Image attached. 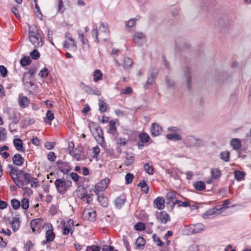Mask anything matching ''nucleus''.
Wrapping results in <instances>:
<instances>
[{"mask_svg":"<svg viewBox=\"0 0 251 251\" xmlns=\"http://www.w3.org/2000/svg\"><path fill=\"white\" fill-rule=\"evenodd\" d=\"M28 38L30 41L36 47H42L43 45L42 32L36 27H29Z\"/></svg>","mask_w":251,"mask_h":251,"instance_id":"1","label":"nucleus"},{"mask_svg":"<svg viewBox=\"0 0 251 251\" xmlns=\"http://www.w3.org/2000/svg\"><path fill=\"white\" fill-rule=\"evenodd\" d=\"M72 182L70 180H66L64 179H57L54 182L56 189L59 194H64L68 189L72 186Z\"/></svg>","mask_w":251,"mask_h":251,"instance_id":"2","label":"nucleus"},{"mask_svg":"<svg viewBox=\"0 0 251 251\" xmlns=\"http://www.w3.org/2000/svg\"><path fill=\"white\" fill-rule=\"evenodd\" d=\"M89 127L90 130H92V129H93V130L96 132L95 134L96 135H95V138L99 144L101 145L104 144V139L102 128L97 124H96L94 122H90L89 124Z\"/></svg>","mask_w":251,"mask_h":251,"instance_id":"3","label":"nucleus"},{"mask_svg":"<svg viewBox=\"0 0 251 251\" xmlns=\"http://www.w3.org/2000/svg\"><path fill=\"white\" fill-rule=\"evenodd\" d=\"M10 168V175L13 180V181L15 183L16 185L21 188L23 186V183L22 182V180L19 179L20 176L19 175L22 174V173H24L23 170H19V169L15 167L9 166Z\"/></svg>","mask_w":251,"mask_h":251,"instance_id":"4","label":"nucleus"},{"mask_svg":"<svg viewBox=\"0 0 251 251\" xmlns=\"http://www.w3.org/2000/svg\"><path fill=\"white\" fill-rule=\"evenodd\" d=\"M61 224L63 225L62 227V234L64 235H68L69 233L71 235L73 234L74 228V222L73 220L69 219L66 223L65 221L62 220L61 222Z\"/></svg>","mask_w":251,"mask_h":251,"instance_id":"5","label":"nucleus"},{"mask_svg":"<svg viewBox=\"0 0 251 251\" xmlns=\"http://www.w3.org/2000/svg\"><path fill=\"white\" fill-rule=\"evenodd\" d=\"M46 240L42 242L43 244L52 242L55 237V234L53 232V227L50 223L46 224Z\"/></svg>","mask_w":251,"mask_h":251,"instance_id":"6","label":"nucleus"},{"mask_svg":"<svg viewBox=\"0 0 251 251\" xmlns=\"http://www.w3.org/2000/svg\"><path fill=\"white\" fill-rule=\"evenodd\" d=\"M203 143L201 139L193 136H187L185 139V143L191 147H200L203 145Z\"/></svg>","mask_w":251,"mask_h":251,"instance_id":"7","label":"nucleus"},{"mask_svg":"<svg viewBox=\"0 0 251 251\" xmlns=\"http://www.w3.org/2000/svg\"><path fill=\"white\" fill-rule=\"evenodd\" d=\"M82 217L84 219L94 221L96 218V212L93 209L87 208L83 211Z\"/></svg>","mask_w":251,"mask_h":251,"instance_id":"8","label":"nucleus"},{"mask_svg":"<svg viewBox=\"0 0 251 251\" xmlns=\"http://www.w3.org/2000/svg\"><path fill=\"white\" fill-rule=\"evenodd\" d=\"M57 168L64 174H67L71 170L69 164L62 160H58L56 162Z\"/></svg>","mask_w":251,"mask_h":251,"instance_id":"9","label":"nucleus"},{"mask_svg":"<svg viewBox=\"0 0 251 251\" xmlns=\"http://www.w3.org/2000/svg\"><path fill=\"white\" fill-rule=\"evenodd\" d=\"M23 174L24 176V181H22L23 183V186L27 185L29 183H31V186H33L34 184H36L37 183V179L32 177L31 175L27 173H22Z\"/></svg>","mask_w":251,"mask_h":251,"instance_id":"10","label":"nucleus"},{"mask_svg":"<svg viewBox=\"0 0 251 251\" xmlns=\"http://www.w3.org/2000/svg\"><path fill=\"white\" fill-rule=\"evenodd\" d=\"M156 217L157 221L162 224H166L170 220L169 215L165 211L156 212Z\"/></svg>","mask_w":251,"mask_h":251,"instance_id":"11","label":"nucleus"},{"mask_svg":"<svg viewBox=\"0 0 251 251\" xmlns=\"http://www.w3.org/2000/svg\"><path fill=\"white\" fill-rule=\"evenodd\" d=\"M109 182V178H105L103 179L95 186L96 192L103 191L107 187Z\"/></svg>","mask_w":251,"mask_h":251,"instance_id":"12","label":"nucleus"},{"mask_svg":"<svg viewBox=\"0 0 251 251\" xmlns=\"http://www.w3.org/2000/svg\"><path fill=\"white\" fill-rule=\"evenodd\" d=\"M82 88L88 94L90 95H95L100 96L101 94L100 91L96 87L91 88L89 86L86 85L83 83L81 84Z\"/></svg>","mask_w":251,"mask_h":251,"instance_id":"13","label":"nucleus"},{"mask_svg":"<svg viewBox=\"0 0 251 251\" xmlns=\"http://www.w3.org/2000/svg\"><path fill=\"white\" fill-rule=\"evenodd\" d=\"M220 214V209L212 208L207 210L203 214L202 217L204 218L214 217Z\"/></svg>","mask_w":251,"mask_h":251,"instance_id":"14","label":"nucleus"},{"mask_svg":"<svg viewBox=\"0 0 251 251\" xmlns=\"http://www.w3.org/2000/svg\"><path fill=\"white\" fill-rule=\"evenodd\" d=\"M43 222L41 219H36L32 220L30 222V225L33 232H35L36 229H39L42 225Z\"/></svg>","mask_w":251,"mask_h":251,"instance_id":"15","label":"nucleus"},{"mask_svg":"<svg viewBox=\"0 0 251 251\" xmlns=\"http://www.w3.org/2000/svg\"><path fill=\"white\" fill-rule=\"evenodd\" d=\"M13 144L17 151L24 153L25 152V149L23 146V143L21 139H14L13 140Z\"/></svg>","mask_w":251,"mask_h":251,"instance_id":"16","label":"nucleus"},{"mask_svg":"<svg viewBox=\"0 0 251 251\" xmlns=\"http://www.w3.org/2000/svg\"><path fill=\"white\" fill-rule=\"evenodd\" d=\"M151 131L152 136H156L161 132L162 128L158 124L153 123L151 125Z\"/></svg>","mask_w":251,"mask_h":251,"instance_id":"17","label":"nucleus"},{"mask_svg":"<svg viewBox=\"0 0 251 251\" xmlns=\"http://www.w3.org/2000/svg\"><path fill=\"white\" fill-rule=\"evenodd\" d=\"M156 207L159 210L164 209L165 207V200L163 197H158L153 201Z\"/></svg>","mask_w":251,"mask_h":251,"instance_id":"18","label":"nucleus"},{"mask_svg":"<svg viewBox=\"0 0 251 251\" xmlns=\"http://www.w3.org/2000/svg\"><path fill=\"white\" fill-rule=\"evenodd\" d=\"M12 161L14 165L21 166L24 162V158L19 153H16L12 158Z\"/></svg>","mask_w":251,"mask_h":251,"instance_id":"19","label":"nucleus"},{"mask_svg":"<svg viewBox=\"0 0 251 251\" xmlns=\"http://www.w3.org/2000/svg\"><path fill=\"white\" fill-rule=\"evenodd\" d=\"M18 103L21 108H25L28 106L30 100L26 97L20 95L19 97Z\"/></svg>","mask_w":251,"mask_h":251,"instance_id":"20","label":"nucleus"},{"mask_svg":"<svg viewBox=\"0 0 251 251\" xmlns=\"http://www.w3.org/2000/svg\"><path fill=\"white\" fill-rule=\"evenodd\" d=\"M146 36L143 33L141 32H136L133 36V41L138 44H141L143 41L145 40Z\"/></svg>","mask_w":251,"mask_h":251,"instance_id":"21","label":"nucleus"},{"mask_svg":"<svg viewBox=\"0 0 251 251\" xmlns=\"http://www.w3.org/2000/svg\"><path fill=\"white\" fill-rule=\"evenodd\" d=\"M140 18V17L137 16L136 18L131 19L125 23L126 27L128 31H129L131 28L135 26L136 22L139 20Z\"/></svg>","mask_w":251,"mask_h":251,"instance_id":"22","label":"nucleus"},{"mask_svg":"<svg viewBox=\"0 0 251 251\" xmlns=\"http://www.w3.org/2000/svg\"><path fill=\"white\" fill-rule=\"evenodd\" d=\"M109 128L108 133L112 134L113 136H117V128L116 126V122L113 120H111L109 122Z\"/></svg>","mask_w":251,"mask_h":251,"instance_id":"23","label":"nucleus"},{"mask_svg":"<svg viewBox=\"0 0 251 251\" xmlns=\"http://www.w3.org/2000/svg\"><path fill=\"white\" fill-rule=\"evenodd\" d=\"M70 154L77 161H79L83 159V154L81 151L76 149H75L73 151L70 152Z\"/></svg>","mask_w":251,"mask_h":251,"instance_id":"24","label":"nucleus"},{"mask_svg":"<svg viewBox=\"0 0 251 251\" xmlns=\"http://www.w3.org/2000/svg\"><path fill=\"white\" fill-rule=\"evenodd\" d=\"M98 201L103 207H106L108 205V199L103 194L98 196Z\"/></svg>","mask_w":251,"mask_h":251,"instance_id":"25","label":"nucleus"},{"mask_svg":"<svg viewBox=\"0 0 251 251\" xmlns=\"http://www.w3.org/2000/svg\"><path fill=\"white\" fill-rule=\"evenodd\" d=\"M135 161L134 156L131 154L126 153L125 163L126 166L132 165Z\"/></svg>","mask_w":251,"mask_h":251,"instance_id":"26","label":"nucleus"},{"mask_svg":"<svg viewBox=\"0 0 251 251\" xmlns=\"http://www.w3.org/2000/svg\"><path fill=\"white\" fill-rule=\"evenodd\" d=\"M230 145L235 150H238L241 147V142L239 139L237 138L233 139L231 140Z\"/></svg>","mask_w":251,"mask_h":251,"instance_id":"27","label":"nucleus"},{"mask_svg":"<svg viewBox=\"0 0 251 251\" xmlns=\"http://www.w3.org/2000/svg\"><path fill=\"white\" fill-rule=\"evenodd\" d=\"M166 197L167 201V204L170 203L173 204V202H174L176 200V194L174 192H169L167 194Z\"/></svg>","mask_w":251,"mask_h":251,"instance_id":"28","label":"nucleus"},{"mask_svg":"<svg viewBox=\"0 0 251 251\" xmlns=\"http://www.w3.org/2000/svg\"><path fill=\"white\" fill-rule=\"evenodd\" d=\"M145 171L150 175L153 174V168L151 162H148L144 165Z\"/></svg>","mask_w":251,"mask_h":251,"instance_id":"29","label":"nucleus"},{"mask_svg":"<svg viewBox=\"0 0 251 251\" xmlns=\"http://www.w3.org/2000/svg\"><path fill=\"white\" fill-rule=\"evenodd\" d=\"M20 221L18 218L14 217L12 218L11 226L14 231H17L20 227Z\"/></svg>","mask_w":251,"mask_h":251,"instance_id":"30","label":"nucleus"},{"mask_svg":"<svg viewBox=\"0 0 251 251\" xmlns=\"http://www.w3.org/2000/svg\"><path fill=\"white\" fill-rule=\"evenodd\" d=\"M126 201V198L124 196H120L115 200V204L117 207L120 208Z\"/></svg>","mask_w":251,"mask_h":251,"instance_id":"31","label":"nucleus"},{"mask_svg":"<svg viewBox=\"0 0 251 251\" xmlns=\"http://www.w3.org/2000/svg\"><path fill=\"white\" fill-rule=\"evenodd\" d=\"M99 110L101 113H104L106 111L108 105L103 100H99Z\"/></svg>","mask_w":251,"mask_h":251,"instance_id":"32","label":"nucleus"},{"mask_svg":"<svg viewBox=\"0 0 251 251\" xmlns=\"http://www.w3.org/2000/svg\"><path fill=\"white\" fill-rule=\"evenodd\" d=\"M103 74L101 73L100 70H96L94 72L93 77L94 81L95 82H98V81L102 79Z\"/></svg>","mask_w":251,"mask_h":251,"instance_id":"33","label":"nucleus"},{"mask_svg":"<svg viewBox=\"0 0 251 251\" xmlns=\"http://www.w3.org/2000/svg\"><path fill=\"white\" fill-rule=\"evenodd\" d=\"M166 137L169 140H174L175 141L180 140L181 139V136L176 132L172 134H168L166 135Z\"/></svg>","mask_w":251,"mask_h":251,"instance_id":"34","label":"nucleus"},{"mask_svg":"<svg viewBox=\"0 0 251 251\" xmlns=\"http://www.w3.org/2000/svg\"><path fill=\"white\" fill-rule=\"evenodd\" d=\"M133 64L132 60L129 57H126L124 60L123 67L126 69H128L131 67Z\"/></svg>","mask_w":251,"mask_h":251,"instance_id":"35","label":"nucleus"},{"mask_svg":"<svg viewBox=\"0 0 251 251\" xmlns=\"http://www.w3.org/2000/svg\"><path fill=\"white\" fill-rule=\"evenodd\" d=\"M194 186L196 190L198 191H203L205 189V185L204 183L201 181H197Z\"/></svg>","mask_w":251,"mask_h":251,"instance_id":"36","label":"nucleus"},{"mask_svg":"<svg viewBox=\"0 0 251 251\" xmlns=\"http://www.w3.org/2000/svg\"><path fill=\"white\" fill-rule=\"evenodd\" d=\"M204 229V226L202 224L199 223L194 226L193 232L194 233H198Z\"/></svg>","mask_w":251,"mask_h":251,"instance_id":"37","label":"nucleus"},{"mask_svg":"<svg viewBox=\"0 0 251 251\" xmlns=\"http://www.w3.org/2000/svg\"><path fill=\"white\" fill-rule=\"evenodd\" d=\"M54 114L53 113L50 111V110H49L46 113V118L45 119L44 121L45 123L47 122V120H48L49 125H51V121L54 119Z\"/></svg>","mask_w":251,"mask_h":251,"instance_id":"38","label":"nucleus"},{"mask_svg":"<svg viewBox=\"0 0 251 251\" xmlns=\"http://www.w3.org/2000/svg\"><path fill=\"white\" fill-rule=\"evenodd\" d=\"M31 61V60L29 56H25L21 59L20 63L22 66H25L29 65Z\"/></svg>","mask_w":251,"mask_h":251,"instance_id":"39","label":"nucleus"},{"mask_svg":"<svg viewBox=\"0 0 251 251\" xmlns=\"http://www.w3.org/2000/svg\"><path fill=\"white\" fill-rule=\"evenodd\" d=\"M229 154L228 151H223L220 153V157L223 160L228 162L229 161Z\"/></svg>","mask_w":251,"mask_h":251,"instance_id":"40","label":"nucleus"},{"mask_svg":"<svg viewBox=\"0 0 251 251\" xmlns=\"http://www.w3.org/2000/svg\"><path fill=\"white\" fill-rule=\"evenodd\" d=\"M139 137L141 141L143 143L148 142L150 139L149 135L145 133H141L139 135Z\"/></svg>","mask_w":251,"mask_h":251,"instance_id":"41","label":"nucleus"},{"mask_svg":"<svg viewBox=\"0 0 251 251\" xmlns=\"http://www.w3.org/2000/svg\"><path fill=\"white\" fill-rule=\"evenodd\" d=\"M11 204L13 208L15 210L19 209L21 206L20 201L15 199L11 201Z\"/></svg>","mask_w":251,"mask_h":251,"instance_id":"42","label":"nucleus"},{"mask_svg":"<svg viewBox=\"0 0 251 251\" xmlns=\"http://www.w3.org/2000/svg\"><path fill=\"white\" fill-rule=\"evenodd\" d=\"M138 186H140L142 189L145 188L143 189V191L145 193L147 194L149 192V187L147 185V183L145 180H143L141 182H140L138 185Z\"/></svg>","mask_w":251,"mask_h":251,"instance_id":"43","label":"nucleus"},{"mask_svg":"<svg viewBox=\"0 0 251 251\" xmlns=\"http://www.w3.org/2000/svg\"><path fill=\"white\" fill-rule=\"evenodd\" d=\"M21 206L25 210L29 207V200L27 198H24L21 201Z\"/></svg>","mask_w":251,"mask_h":251,"instance_id":"44","label":"nucleus"},{"mask_svg":"<svg viewBox=\"0 0 251 251\" xmlns=\"http://www.w3.org/2000/svg\"><path fill=\"white\" fill-rule=\"evenodd\" d=\"M146 244V241L145 239L142 237H139L136 241V245L138 247H141L143 246Z\"/></svg>","mask_w":251,"mask_h":251,"instance_id":"45","label":"nucleus"},{"mask_svg":"<svg viewBox=\"0 0 251 251\" xmlns=\"http://www.w3.org/2000/svg\"><path fill=\"white\" fill-rule=\"evenodd\" d=\"M234 176L236 179L240 180L244 178L245 175L244 173L241 171H236L234 172Z\"/></svg>","mask_w":251,"mask_h":251,"instance_id":"46","label":"nucleus"},{"mask_svg":"<svg viewBox=\"0 0 251 251\" xmlns=\"http://www.w3.org/2000/svg\"><path fill=\"white\" fill-rule=\"evenodd\" d=\"M7 132L5 128L0 127V141H3L6 139Z\"/></svg>","mask_w":251,"mask_h":251,"instance_id":"47","label":"nucleus"},{"mask_svg":"<svg viewBox=\"0 0 251 251\" xmlns=\"http://www.w3.org/2000/svg\"><path fill=\"white\" fill-rule=\"evenodd\" d=\"M134 228L138 231H142L145 230L146 227L145 225L143 223L139 222L135 225Z\"/></svg>","mask_w":251,"mask_h":251,"instance_id":"48","label":"nucleus"},{"mask_svg":"<svg viewBox=\"0 0 251 251\" xmlns=\"http://www.w3.org/2000/svg\"><path fill=\"white\" fill-rule=\"evenodd\" d=\"M134 175L131 173H127L125 176V179L126 184L131 183L134 178Z\"/></svg>","mask_w":251,"mask_h":251,"instance_id":"49","label":"nucleus"},{"mask_svg":"<svg viewBox=\"0 0 251 251\" xmlns=\"http://www.w3.org/2000/svg\"><path fill=\"white\" fill-rule=\"evenodd\" d=\"M211 174H212V177L214 178H218L221 175V173L220 171L217 169H213L211 171Z\"/></svg>","mask_w":251,"mask_h":251,"instance_id":"50","label":"nucleus"},{"mask_svg":"<svg viewBox=\"0 0 251 251\" xmlns=\"http://www.w3.org/2000/svg\"><path fill=\"white\" fill-rule=\"evenodd\" d=\"M152 238L154 242H155L158 246L161 247L163 245L162 241L160 240V239L156 235V234H154L152 236Z\"/></svg>","mask_w":251,"mask_h":251,"instance_id":"51","label":"nucleus"},{"mask_svg":"<svg viewBox=\"0 0 251 251\" xmlns=\"http://www.w3.org/2000/svg\"><path fill=\"white\" fill-rule=\"evenodd\" d=\"M100 248L98 245L88 246L86 251H100Z\"/></svg>","mask_w":251,"mask_h":251,"instance_id":"52","label":"nucleus"},{"mask_svg":"<svg viewBox=\"0 0 251 251\" xmlns=\"http://www.w3.org/2000/svg\"><path fill=\"white\" fill-rule=\"evenodd\" d=\"M7 70L5 67L3 65L0 66V73L2 77H6L7 75Z\"/></svg>","mask_w":251,"mask_h":251,"instance_id":"53","label":"nucleus"},{"mask_svg":"<svg viewBox=\"0 0 251 251\" xmlns=\"http://www.w3.org/2000/svg\"><path fill=\"white\" fill-rule=\"evenodd\" d=\"M30 55L32 59L36 60L39 58L40 53L36 50H34L30 53Z\"/></svg>","mask_w":251,"mask_h":251,"instance_id":"54","label":"nucleus"},{"mask_svg":"<svg viewBox=\"0 0 251 251\" xmlns=\"http://www.w3.org/2000/svg\"><path fill=\"white\" fill-rule=\"evenodd\" d=\"M49 74V71L47 68L42 70L39 73V76L42 78H46Z\"/></svg>","mask_w":251,"mask_h":251,"instance_id":"55","label":"nucleus"},{"mask_svg":"<svg viewBox=\"0 0 251 251\" xmlns=\"http://www.w3.org/2000/svg\"><path fill=\"white\" fill-rule=\"evenodd\" d=\"M35 10H36L35 13L36 14L37 17L41 20L42 19L43 15L42 14V13L41 12V11L39 8V6L36 3L35 4Z\"/></svg>","mask_w":251,"mask_h":251,"instance_id":"56","label":"nucleus"},{"mask_svg":"<svg viewBox=\"0 0 251 251\" xmlns=\"http://www.w3.org/2000/svg\"><path fill=\"white\" fill-rule=\"evenodd\" d=\"M56 157L55 154L53 151H50L48 154V159L50 161H54L56 159Z\"/></svg>","mask_w":251,"mask_h":251,"instance_id":"57","label":"nucleus"},{"mask_svg":"<svg viewBox=\"0 0 251 251\" xmlns=\"http://www.w3.org/2000/svg\"><path fill=\"white\" fill-rule=\"evenodd\" d=\"M64 5L62 0H58V11L62 13L64 11Z\"/></svg>","mask_w":251,"mask_h":251,"instance_id":"58","label":"nucleus"},{"mask_svg":"<svg viewBox=\"0 0 251 251\" xmlns=\"http://www.w3.org/2000/svg\"><path fill=\"white\" fill-rule=\"evenodd\" d=\"M117 143L120 146H125L127 144V140L124 138H119L117 140Z\"/></svg>","mask_w":251,"mask_h":251,"instance_id":"59","label":"nucleus"},{"mask_svg":"<svg viewBox=\"0 0 251 251\" xmlns=\"http://www.w3.org/2000/svg\"><path fill=\"white\" fill-rule=\"evenodd\" d=\"M45 147L49 150L53 149L55 146L54 142H47L45 145Z\"/></svg>","mask_w":251,"mask_h":251,"instance_id":"60","label":"nucleus"},{"mask_svg":"<svg viewBox=\"0 0 251 251\" xmlns=\"http://www.w3.org/2000/svg\"><path fill=\"white\" fill-rule=\"evenodd\" d=\"M70 176L72 179L75 182H77L79 180V176L75 173H72L70 174Z\"/></svg>","mask_w":251,"mask_h":251,"instance_id":"61","label":"nucleus"},{"mask_svg":"<svg viewBox=\"0 0 251 251\" xmlns=\"http://www.w3.org/2000/svg\"><path fill=\"white\" fill-rule=\"evenodd\" d=\"M158 74V70L156 69H153L151 71V76L154 79L156 78Z\"/></svg>","mask_w":251,"mask_h":251,"instance_id":"62","label":"nucleus"},{"mask_svg":"<svg viewBox=\"0 0 251 251\" xmlns=\"http://www.w3.org/2000/svg\"><path fill=\"white\" fill-rule=\"evenodd\" d=\"M100 149L98 146H96L95 147L93 148V153H94V157H96L98 154L100 153Z\"/></svg>","mask_w":251,"mask_h":251,"instance_id":"63","label":"nucleus"},{"mask_svg":"<svg viewBox=\"0 0 251 251\" xmlns=\"http://www.w3.org/2000/svg\"><path fill=\"white\" fill-rule=\"evenodd\" d=\"M132 89L130 87H127L126 89L123 90L122 93L125 95H129L131 94Z\"/></svg>","mask_w":251,"mask_h":251,"instance_id":"64","label":"nucleus"}]
</instances>
